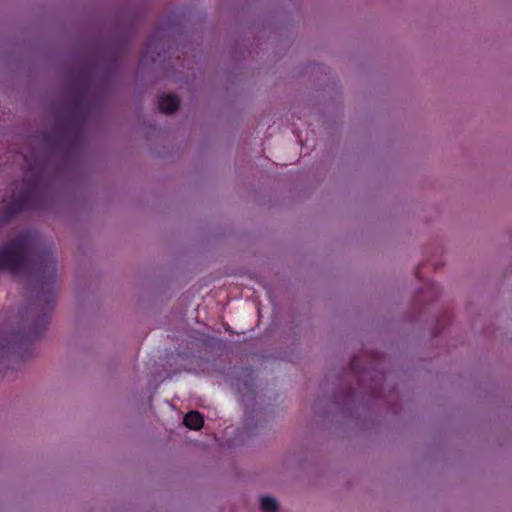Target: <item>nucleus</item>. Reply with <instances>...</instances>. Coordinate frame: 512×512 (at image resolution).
Wrapping results in <instances>:
<instances>
[{
  "label": "nucleus",
  "instance_id": "f257e3e1",
  "mask_svg": "<svg viewBox=\"0 0 512 512\" xmlns=\"http://www.w3.org/2000/svg\"><path fill=\"white\" fill-rule=\"evenodd\" d=\"M34 246L31 234L22 233L15 236L0 248V270L22 275L28 273L33 264L42 299L51 307L56 288V258L47 250L36 254Z\"/></svg>",
  "mask_w": 512,
  "mask_h": 512
},
{
  "label": "nucleus",
  "instance_id": "20e7f679",
  "mask_svg": "<svg viewBox=\"0 0 512 512\" xmlns=\"http://www.w3.org/2000/svg\"><path fill=\"white\" fill-rule=\"evenodd\" d=\"M180 101L174 94H165L159 97L158 107L161 112L170 114L179 108Z\"/></svg>",
  "mask_w": 512,
  "mask_h": 512
},
{
  "label": "nucleus",
  "instance_id": "423d86ee",
  "mask_svg": "<svg viewBox=\"0 0 512 512\" xmlns=\"http://www.w3.org/2000/svg\"><path fill=\"white\" fill-rule=\"evenodd\" d=\"M260 506L263 512H277L278 503L270 496H263L260 499Z\"/></svg>",
  "mask_w": 512,
  "mask_h": 512
},
{
  "label": "nucleus",
  "instance_id": "7ed1b4c3",
  "mask_svg": "<svg viewBox=\"0 0 512 512\" xmlns=\"http://www.w3.org/2000/svg\"><path fill=\"white\" fill-rule=\"evenodd\" d=\"M48 321V315L46 313L42 314L41 316L38 317L34 326L31 329H29L26 333L21 335L19 333L13 334L12 340L9 342V344L13 342V344L16 345L18 343L31 342L35 340L36 338L41 336Z\"/></svg>",
  "mask_w": 512,
  "mask_h": 512
},
{
  "label": "nucleus",
  "instance_id": "0eeeda50",
  "mask_svg": "<svg viewBox=\"0 0 512 512\" xmlns=\"http://www.w3.org/2000/svg\"><path fill=\"white\" fill-rule=\"evenodd\" d=\"M45 143L48 144V145H51V144H54L55 142L58 141V132L55 133L54 135H48L45 137L44 139Z\"/></svg>",
  "mask_w": 512,
  "mask_h": 512
},
{
  "label": "nucleus",
  "instance_id": "39448f33",
  "mask_svg": "<svg viewBox=\"0 0 512 512\" xmlns=\"http://www.w3.org/2000/svg\"><path fill=\"white\" fill-rule=\"evenodd\" d=\"M183 423L190 429L199 430L204 424V418L198 411H190L184 416Z\"/></svg>",
  "mask_w": 512,
  "mask_h": 512
},
{
  "label": "nucleus",
  "instance_id": "f03ea898",
  "mask_svg": "<svg viewBox=\"0 0 512 512\" xmlns=\"http://www.w3.org/2000/svg\"><path fill=\"white\" fill-rule=\"evenodd\" d=\"M23 191L17 197L3 201L0 206V223L9 222L19 212L41 210L46 205L45 166L40 160L30 164L23 177Z\"/></svg>",
  "mask_w": 512,
  "mask_h": 512
},
{
  "label": "nucleus",
  "instance_id": "6e6552de",
  "mask_svg": "<svg viewBox=\"0 0 512 512\" xmlns=\"http://www.w3.org/2000/svg\"><path fill=\"white\" fill-rule=\"evenodd\" d=\"M354 364H355V359L352 360V363H351L352 368L354 367Z\"/></svg>",
  "mask_w": 512,
  "mask_h": 512
}]
</instances>
